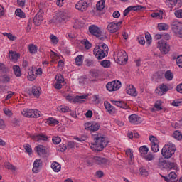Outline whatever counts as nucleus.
<instances>
[{"mask_svg": "<svg viewBox=\"0 0 182 182\" xmlns=\"http://www.w3.org/2000/svg\"><path fill=\"white\" fill-rule=\"evenodd\" d=\"M94 140H95V141L90 144V147L93 151H102L103 149L107 147L109 144V139L105 136H99L97 135L94 136Z\"/></svg>", "mask_w": 182, "mask_h": 182, "instance_id": "f257e3e1", "label": "nucleus"}, {"mask_svg": "<svg viewBox=\"0 0 182 182\" xmlns=\"http://www.w3.org/2000/svg\"><path fill=\"white\" fill-rule=\"evenodd\" d=\"M93 54L98 60H102L109 55V47L105 43H100L94 48Z\"/></svg>", "mask_w": 182, "mask_h": 182, "instance_id": "f03ea898", "label": "nucleus"}, {"mask_svg": "<svg viewBox=\"0 0 182 182\" xmlns=\"http://www.w3.org/2000/svg\"><path fill=\"white\" fill-rule=\"evenodd\" d=\"M158 166L159 168L167 170H176L177 168V162L174 159L166 160L163 158H160L158 162Z\"/></svg>", "mask_w": 182, "mask_h": 182, "instance_id": "7ed1b4c3", "label": "nucleus"}, {"mask_svg": "<svg viewBox=\"0 0 182 182\" xmlns=\"http://www.w3.org/2000/svg\"><path fill=\"white\" fill-rule=\"evenodd\" d=\"M176 153V145L172 143L166 144L161 151V154L164 159H171Z\"/></svg>", "mask_w": 182, "mask_h": 182, "instance_id": "20e7f679", "label": "nucleus"}, {"mask_svg": "<svg viewBox=\"0 0 182 182\" xmlns=\"http://www.w3.org/2000/svg\"><path fill=\"white\" fill-rule=\"evenodd\" d=\"M89 32L93 36H95L97 38V39H100V41H105L107 38L102 33V30H100V28L96 25L90 26Z\"/></svg>", "mask_w": 182, "mask_h": 182, "instance_id": "39448f33", "label": "nucleus"}, {"mask_svg": "<svg viewBox=\"0 0 182 182\" xmlns=\"http://www.w3.org/2000/svg\"><path fill=\"white\" fill-rule=\"evenodd\" d=\"M89 97V94L84 95H77L75 97L68 95L65 97L66 100H68V102H71L72 103H85L86 100L83 99H87Z\"/></svg>", "mask_w": 182, "mask_h": 182, "instance_id": "423d86ee", "label": "nucleus"}, {"mask_svg": "<svg viewBox=\"0 0 182 182\" xmlns=\"http://www.w3.org/2000/svg\"><path fill=\"white\" fill-rule=\"evenodd\" d=\"M21 113L24 117H31L34 119L41 117V112H38V109H25Z\"/></svg>", "mask_w": 182, "mask_h": 182, "instance_id": "0eeeda50", "label": "nucleus"}, {"mask_svg": "<svg viewBox=\"0 0 182 182\" xmlns=\"http://www.w3.org/2000/svg\"><path fill=\"white\" fill-rule=\"evenodd\" d=\"M36 151L37 154L42 159H46L49 157V149L43 145H38L36 146Z\"/></svg>", "mask_w": 182, "mask_h": 182, "instance_id": "6e6552de", "label": "nucleus"}, {"mask_svg": "<svg viewBox=\"0 0 182 182\" xmlns=\"http://www.w3.org/2000/svg\"><path fill=\"white\" fill-rule=\"evenodd\" d=\"M158 48L162 55H167L170 52V44L164 40H160L158 42Z\"/></svg>", "mask_w": 182, "mask_h": 182, "instance_id": "1a4fd4ad", "label": "nucleus"}, {"mask_svg": "<svg viewBox=\"0 0 182 182\" xmlns=\"http://www.w3.org/2000/svg\"><path fill=\"white\" fill-rule=\"evenodd\" d=\"M120 87H122V82L119 80H114L106 85V89L108 92H116L117 90H119Z\"/></svg>", "mask_w": 182, "mask_h": 182, "instance_id": "9d476101", "label": "nucleus"}, {"mask_svg": "<svg viewBox=\"0 0 182 182\" xmlns=\"http://www.w3.org/2000/svg\"><path fill=\"white\" fill-rule=\"evenodd\" d=\"M171 26L176 36L182 38V23L180 21H173L171 24Z\"/></svg>", "mask_w": 182, "mask_h": 182, "instance_id": "9b49d317", "label": "nucleus"}, {"mask_svg": "<svg viewBox=\"0 0 182 182\" xmlns=\"http://www.w3.org/2000/svg\"><path fill=\"white\" fill-rule=\"evenodd\" d=\"M90 0H80L75 5L76 9L81 11V12H85L87 11V8L90 6Z\"/></svg>", "mask_w": 182, "mask_h": 182, "instance_id": "f8f14e48", "label": "nucleus"}, {"mask_svg": "<svg viewBox=\"0 0 182 182\" xmlns=\"http://www.w3.org/2000/svg\"><path fill=\"white\" fill-rule=\"evenodd\" d=\"M100 129V124L92 122L85 123V130H90V132H97Z\"/></svg>", "mask_w": 182, "mask_h": 182, "instance_id": "ddd939ff", "label": "nucleus"}, {"mask_svg": "<svg viewBox=\"0 0 182 182\" xmlns=\"http://www.w3.org/2000/svg\"><path fill=\"white\" fill-rule=\"evenodd\" d=\"M123 21L111 22L107 26V30L110 33H116L117 31H119V28H120V25H122Z\"/></svg>", "mask_w": 182, "mask_h": 182, "instance_id": "4468645a", "label": "nucleus"}, {"mask_svg": "<svg viewBox=\"0 0 182 182\" xmlns=\"http://www.w3.org/2000/svg\"><path fill=\"white\" fill-rule=\"evenodd\" d=\"M54 19L55 23H60L68 19V14L64 11H59L56 14L55 16H54Z\"/></svg>", "mask_w": 182, "mask_h": 182, "instance_id": "2eb2a0df", "label": "nucleus"}, {"mask_svg": "<svg viewBox=\"0 0 182 182\" xmlns=\"http://www.w3.org/2000/svg\"><path fill=\"white\" fill-rule=\"evenodd\" d=\"M129 58L127 57V53L125 51H122L118 53V58H117V63L119 65H123L124 62H127Z\"/></svg>", "mask_w": 182, "mask_h": 182, "instance_id": "dca6fc26", "label": "nucleus"}, {"mask_svg": "<svg viewBox=\"0 0 182 182\" xmlns=\"http://www.w3.org/2000/svg\"><path fill=\"white\" fill-rule=\"evenodd\" d=\"M43 11L42 9H40L38 13L36 14L34 18H33V23L36 25V26H39L41 23H42V21H43Z\"/></svg>", "mask_w": 182, "mask_h": 182, "instance_id": "f3484780", "label": "nucleus"}, {"mask_svg": "<svg viewBox=\"0 0 182 182\" xmlns=\"http://www.w3.org/2000/svg\"><path fill=\"white\" fill-rule=\"evenodd\" d=\"M95 164L98 166H107L109 160L100 156H95Z\"/></svg>", "mask_w": 182, "mask_h": 182, "instance_id": "a211bd4d", "label": "nucleus"}, {"mask_svg": "<svg viewBox=\"0 0 182 182\" xmlns=\"http://www.w3.org/2000/svg\"><path fill=\"white\" fill-rule=\"evenodd\" d=\"M41 87L33 86L31 90H28L27 93L28 95H29V96H32L33 95V96H35V97H39V96H41Z\"/></svg>", "mask_w": 182, "mask_h": 182, "instance_id": "6ab92c4d", "label": "nucleus"}, {"mask_svg": "<svg viewBox=\"0 0 182 182\" xmlns=\"http://www.w3.org/2000/svg\"><path fill=\"white\" fill-rule=\"evenodd\" d=\"M111 103L115 105L117 107H121V109H124L125 110H129V109H130V107H129V105L124 101L111 100Z\"/></svg>", "mask_w": 182, "mask_h": 182, "instance_id": "aec40b11", "label": "nucleus"}, {"mask_svg": "<svg viewBox=\"0 0 182 182\" xmlns=\"http://www.w3.org/2000/svg\"><path fill=\"white\" fill-rule=\"evenodd\" d=\"M129 121L132 123V124H140V123H141V117H139L137 114H131L129 117Z\"/></svg>", "mask_w": 182, "mask_h": 182, "instance_id": "412c9836", "label": "nucleus"}, {"mask_svg": "<svg viewBox=\"0 0 182 182\" xmlns=\"http://www.w3.org/2000/svg\"><path fill=\"white\" fill-rule=\"evenodd\" d=\"M31 137L33 140H35V141H39V140L48 141V136L43 134L33 135Z\"/></svg>", "mask_w": 182, "mask_h": 182, "instance_id": "4be33fe9", "label": "nucleus"}, {"mask_svg": "<svg viewBox=\"0 0 182 182\" xmlns=\"http://www.w3.org/2000/svg\"><path fill=\"white\" fill-rule=\"evenodd\" d=\"M105 109L108 110L109 113L111 114H114L116 113V108L112 106L111 103H109V102H105L104 103Z\"/></svg>", "mask_w": 182, "mask_h": 182, "instance_id": "5701e85b", "label": "nucleus"}, {"mask_svg": "<svg viewBox=\"0 0 182 182\" xmlns=\"http://www.w3.org/2000/svg\"><path fill=\"white\" fill-rule=\"evenodd\" d=\"M127 95H130V96L136 97L137 96V90L133 85H129V88L127 90Z\"/></svg>", "mask_w": 182, "mask_h": 182, "instance_id": "b1692460", "label": "nucleus"}, {"mask_svg": "<svg viewBox=\"0 0 182 182\" xmlns=\"http://www.w3.org/2000/svg\"><path fill=\"white\" fill-rule=\"evenodd\" d=\"M158 92H161V95H164V93H167L168 92V87L164 84H161L156 88Z\"/></svg>", "mask_w": 182, "mask_h": 182, "instance_id": "393cba45", "label": "nucleus"}, {"mask_svg": "<svg viewBox=\"0 0 182 182\" xmlns=\"http://www.w3.org/2000/svg\"><path fill=\"white\" fill-rule=\"evenodd\" d=\"M13 70L15 76L17 77H21V76H22V70H21V67H19V65H14Z\"/></svg>", "mask_w": 182, "mask_h": 182, "instance_id": "a878e982", "label": "nucleus"}, {"mask_svg": "<svg viewBox=\"0 0 182 182\" xmlns=\"http://www.w3.org/2000/svg\"><path fill=\"white\" fill-rule=\"evenodd\" d=\"M51 168H53L55 173H59V171H60V168H62V166L58 162L54 161L51 164Z\"/></svg>", "mask_w": 182, "mask_h": 182, "instance_id": "bb28decb", "label": "nucleus"}, {"mask_svg": "<svg viewBox=\"0 0 182 182\" xmlns=\"http://www.w3.org/2000/svg\"><path fill=\"white\" fill-rule=\"evenodd\" d=\"M21 58V54L16 53V52H14L12 50L9 51V58L11 60H18Z\"/></svg>", "mask_w": 182, "mask_h": 182, "instance_id": "cd10ccee", "label": "nucleus"}, {"mask_svg": "<svg viewBox=\"0 0 182 182\" xmlns=\"http://www.w3.org/2000/svg\"><path fill=\"white\" fill-rule=\"evenodd\" d=\"M164 77L166 80L171 81L172 79H174V74L171 70H168L165 72Z\"/></svg>", "mask_w": 182, "mask_h": 182, "instance_id": "c85d7f7f", "label": "nucleus"}, {"mask_svg": "<svg viewBox=\"0 0 182 182\" xmlns=\"http://www.w3.org/2000/svg\"><path fill=\"white\" fill-rule=\"evenodd\" d=\"M157 28L159 31H168V28H170V26L167 23H158Z\"/></svg>", "mask_w": 182, "mask_h": 182, "instance_id": "c756f323", "label": "nucleus"}, {"mask_svg": "<svg viewBox=\"0 0 182 182\" xmlns=\"http://www.w3.org/2000/svg\"><path fill=\"white\" fill-rule=\"evenodd\" d=\"M87 166H92L95 163V156H88L85 160Z\"/></svg>", "mask_w": 182, "mask_h": 182, "instance_id": "7c9ffc66", "label": "nucleus"}, {"mask_svg": "<svg viewBox=\"0 0 182 182\" xmlns=\"http://www.w3.org/2000/svg\"><path fill=\"white\" fill-rule=\"evenodd\" d=\"M168 178L171 182H176L178 180L177 179V174L174 171L170 172Z\"/></svg>", "mask_w": 182, "mask_h": 182, "instance_id": "2f4dec72", "label": "nucleus"}, {"mask_svg": "<svg viewBox=\"0 0 182 182\" xmlns=\"http://www.w3.org/2000/svg\"><path fill=\"white\" fill-rule=\"evenodd\" d=\"M100 65L101 66H102V68L108 69V68H110V66H112V63L109 60H104L100 62Z\"/></svg>", "mask_w": 182, "mask_h": 182, "instance_id": "473e14b6", "label": "nucleus"}, {"mask_svg": "<svg viewBox=\"0 0 182 182\" xmlns=\"http://www.w3.org/2000/svg\"><path fill=\"white\" fill-rule=\"evenodd\" d=\"M15 15H16V16H18L21 19H23V18H26L25 12L22 11V9H17L16 10Z\"/></svg>", "mask_w": 182, "mask_h": 182, "instance_id": "72a5a7b5", "label": "nucleus"}, {"mask_svg": "<svg viewBox=\"0 0 182 182\" xmlns=\"http://www.w3.org/2000/svg\"><path fill=\"white\" fill-rule=\"evenodd\" d=\"M75 63L77 66H82L83 65V55H80L75 58Z\"/></svg>", "mask_w": 182, "mask_h": 182, "instance_id": "f704fd0d", "label": "nucleus"}, {"mask_svg": "<svg viewBox=\"0 0 182 182\" xmlns=\"http://www.w3.org/2000/svg\"><path fill=\"white\" fill-rule=\"evenodd\" d=\"M163 11L161 10H159V12H156V13H152L151 14V16L152 18H159V19H163Z\"/></svg>", "mask_w": 182, "mask_h": 182, "instance_id": "c9c22d12", "label": "nucleus"}, {"mask_svg": "<svg viewBox=\"0 0 182 182\" xmlns=\"http://www.w3.org/2000/svg\"><path fill=\"white\" fill-rule=\"evenodd\" d=\"M105 4V0L99 1L96 5L97 11H102V9H104Z\"/></svg>", "mask_w": 182, "mask_h": 182, "instance_id": "e433bc0d", "label": "nucleus"}, {"mask_svg": "<svg viewBox=\"0 0 182 182\" xmlns=\"http://www.w3.org/2000/svg\"><path fill=\"white\" fill-rule=\"evenodd\" d=\"M29 52L31 54H35L38 52V47L36 45L30 44L28 46Z\"/></svg>", "mask_w": 182, "mask_h": 182, "instance_id": "4c0bfd02", "label": "nucleus"}, {"mask_svg": "<svg viewBox=\"0 0 182 182\" xmlns=\"http://www.w3.org/2000/svg\"><path fill=\"white\" fill-rule=\"evenodd\" d=\"M126 154L130 159V161H129V164H133V151L129 149L128 150L126 151Z\"/></svg>", "mask_w": 182, "mask_h": 182, "instance_id": "58836bf2", "label": "nucleus"}, {"mask_svg": "<svg viewBox=\"0 0 182 182\" xmlns=\"http://www.w3.org/2000/svg\"><path fill=\"white\" fill-rule=\"evenodd\" d=\"M173 137L176 140H182V134L180 131L176 130L173 132Z\"/></svg>", "mask_w": 182, "mask_h": 182, "instance_id": "ea45409f", "label": "nucleus"}, {"mask_svg": "<svg viewBox=\"0 0 182 182\" xmlns=\"http://www.w3.org/2000/svg\"><path fill=\"white\" fill-rule=\"evenodd\" d=\"M47 123L48 124H54V126H55L56 124H59V121L58 119H55V118L50 117L47 119Z\"/></svg>", "mask_w": 182, "mask_h": 182, "instance_id": "a19ab883", "label": "nucleus"}, {"mask_svg": "<svg viewBox=\"0 0 182 182\" xmlns=\"http://www.w3.org/2000/svg\"><path fill=\"white\" fill-rule=\"evenodd\" d=\"M4 167L5 168H7V170H11V171H15L16 170V167L9 162L6 163Z\"/></svg>", "mask_w": 182, "mask_h": 182, "instance_id": "79ce46f5", "label": "nucleus"}, {"mask_svg": "<svg viewBox=\"0 0 182 182\" xmlns=\"http://www.w3.org/2000/svg\"><path fill=\"white\" fill-rule=\"evenodd\" d=\"M139 151L141 153V154L146 155L147 154V153H149V148H147V146L144 145L139 147Z\"/></svg>", "mask_w": 182, "mask_h": 182, "instance_id": "37998d69", "label": "nucleus"}, {"mask_svg": "<svg viewBox=\"0 0 182 182\" xmlns=\"http://www.w3.org/2000/svg\"><path fill=\"white\" fill-rule=\"evenodd\" d=\"M131 11H141V9H146V7L140 5L137 6H130Z\"/></svg>", "mask_w": 182, "mask_h": 182, "instance_id": "c03bdc74", "label": "nucleus"}, {"mask_svg": "<svg viewBox=\"0 0 182 182\" xmlns=\"http://www.w3.org/2000/svg\"><path fill=\"white\" fill-rule=\"evenodd\" d=\"M145 39L146 41V43L147 45L150 46L151 45V35L150 34V33L147 32L145 33Z\"/></svg>", "mask_w": 182, "mask_h": 182, "instance_id": "a18cd8bd", "label": "nucleus"}, {"mask_svg": "<svg viewBox=\"0 0 182 182\" xmlns=\"http://www.w3.org/2000/svg\"><path fill=\"white\" fill-rule=\"evenodd\" d=\"M149 140L151 141V144H159V139H157V137H156L154 135L149 136Z\"/></svg>", "mask_w": 182, "mask_h": 182, "instance_id": "49530a36", "label": "nucleus"}, {"mask_svg": "<svg viewBox=\"0 0 182 182\" xmlns=\"http://www.w3.org/2000/svg\"><path fill=\"white\" fill-rule=\"evenodd\" d=\"M9 70V68L5 65V64L0 63V72H2L3 73H6Z\"/></svg>", "mask_w": 182, "mask_h": 182, "instance_id": "de8ad7c7", "label": "nucleus"}, {"mask_svg": "<svg viewBox=\"0 0 182 182\" xmlns=\"http://www.w3.org/2000/svg\"><path fill=\"white\" fill-rule=\"evenodd\" d=\"M28 79L31 81V82H33V80H35V79H36V74H33V71H30L28 73Z\"/></svg>", "mask_w": 182, "mask_h": 182, "instance_id": "09e8293b", "label": "nucleus"}, {"mask_svg": "<svg viewBox=\"0 0 182 182\" xmlns=\"http://www.w3.org/2000/svg\"><path fill=\"white\" fill-rule=\"evenodd\" d=\"M81 43H82V45H84L85 49H90V48H92V43H90L89 42V41L87 40H83L82 41Z\"/></svg>", "mask_w": 182, "mask_h": 182, "instance_id": "8fccbe9b", "label": "nucleus"}, {"mask_svg": "<svg viewBox=\"0 0 182 182\" xmlns=\"http://www.w3.org/2000/svg\"><path fill=\"white\" fill-rule=\"evenodd\" d=\"M55 80H57V82L58 83H63L65 82V79L63 78V75L61 74H58L55 76Z\"/></svg>", "mask_w": 182, "mask_h": 182, "instance_id": "3c124183", "label": "nucleus"}, {"mask_svg": "<svg viewBox=\"0 0 182 182\" xmlns=\"http://www.w3.org/2000/svg\"><path fill=\"white\" fill-rule=\"evenodd\" d=\"M166 4L168 6H176L177 4V0H166Z\"/></svg>", "mask_w": 182, "mask_h": 182, "instance_id": "603ef678", "label": "nucleus"}, {"mask_svg": "<svg viewBox=\"0 0 182 182\" xmlns=\"http://www.w3.org/2000/svg\"><path fill=\"white\" fill-rule=\"evenodd\" d=\"M52 141H53V144H59V143H60V141H62V139H60V137L59 136H53Z\"/></svg>", "mask_w": 182, "mask_h": 182, "instance_id": "864d4df0", "label": "nucleus"}, {"mask_svg": "<svg viewBox=\"0 0 182 182\" xmlns=\"http://www.w3.org/2000/svg\"><path fill=\"white\" fill-rule=\"evenodd\" d=\"M161 100L156 101V103L154 104L155 109H156L157 110H163V107H161Z\"/></svg>", "mask_w": 182, "mask_h": 182, "instance_id": "5fc2aeb1", "label": "nucleus"}, {"mask_svg": "<svg viewBox=\"0 0 182 182\" xmlns=\"http://www.w3.org/2000/svg\"><path fill=\"white\" fill-rule=\"evenodd\" d=\"M151 145V150L154 153H157L159 150H160V147L159 146V144H152Z\"/></svg>", "mask_w": 182, "mask_h": 182, "instance_id": "6e6d98bb", "label": "nucleus"}, {"mask_svg": "<svg viewBox=\"0 0 182 182\" xmlns=\"http://www.w3.org/2000/svg\"><path fill=\"white\" fill-rule=\"evenodd\" d=\"M139 171H140V174L142 176V177H147V176H149V172L144 168H141L139 169Z\"/></svg>", "mask_w": 182, "mask_h": 182, "instance_id": "4d7b16f0", "label": "nucleus"}, {"mask_svg": "<svg viewBox=\"0 0 182 182\" xmlns=\"http://www.w3.org/2000/svg\"><path fill=\"white\" fill-rule=\"evenodd\" d=\"M144 159L146 160L147 161H151L154 160V156L151 154H149L147 155L144 156Z\"/></svg>", "mask_w": 182, "mask_h": 182, "instance_id": "13d9d810", "label": "nucleus"}, {"mask_svg": "<svg viewBox=\"0 0 182 182\" xmlns=\"http://www.w3.org/2000/svg\"><path fill=\"white\" fill-rule=\"evenodd\" d=\"M42 159H36L33 166L36 167H42Z\"/></svg>", "mask_w": 182, "mask_h": 182, "instance_id": "bf43d9fd", "label": "nucleus"}, {"mask_svg": "<svg viewBox=\"0 0 182 182\" xmlns=\"http://www.w3.org/2000/svg\"><path fill=\"white\" fill-rule=\"evenodd\" d=\"M60 111L62 112V113H69L72 112V110L70 109L69 107L66 106H61Z\"/></svg>", "mask_w": 182, "mask_h": 182, "instance_id": "052dcab7", "label": "nucleus"}, {"mask_svg": "<svg viewBox=\"0 0 182 182\" xmlns=\"http://www.w3.org/2000/svg\"><path fill=\"white\" fill-rule=\"evenodd\" d=\"M86 66L90 67L95 65V61L93 60L87 59L85 61Z\"/></svg>", "mask_w": 182, "mask_h": 182, "instance_id": "680f3d73", "label": "nucleus"}, {"mask_svg": "<svg viewBox=\"0 0 182 182\" xmlns=\"http://www.w3.org/2000/svg\"><path fill=\"white\" fill-rule=\"evenodd\" d=\"M25 150L29 155L32 154V146L29 144L26 145Z\"/></svg>", "mask_w": 182, "mask_h": 182, "instance_id": "e2e57ef3", "label": "nucleus"}, {"mask_svg": "<svg viewBox=\"0 0 182 182\" xmlns=\"http://www.w3.org/2000/svg\"><path fill=\"white\" fill-rule=\"evenodd\" d=\"M176 65H178L179 68H182V55H179L176 58Z\"/></svg>", "mask_w": 182, "mask_h": 182, "instance_id": "0e129e2a", "label": "nucleus"}, {"mask_svg": "<svg viewBox=\"0 0 182 182\" xmlns=\"http://www.w3.org/2000/svg\"><path fill=\"white\" fill-rule=\"evenodd\" d=\"M181 105H182L181 100H176L172 102V106H175L176 107L178 106H181Z\"/></svg>", "mask_w": 182, "mask_h": 182, "instance_id": "69168bd1", "label": "nucleus"}, {"mask_svg": "<svg viewBox=\"0 0 182 182\" xmlns=\"http://www.w3.org/2000/svg\"><path fill=\"white\" fill-rule=\"evenodd\" d=\"M95 176L98 178H102L105 176V173H103V171H97L95 173Z\"/></svg>", "mask_w": 182, "mask_h": 182, "instance_id": "338daca9", "label": "nucleus"}, {"mask_svg": "<svg viewBox=\"0 0 182 182\" xmlns=\"http://www.w3.org/2000/svg\"><path fill=\"white\" fill-rule=\"evenodd\" d=\"M174 14L176 18H182V9L176 10Z\"/></svg>", "mask_w": 182, "mask_h": 182, "instance_id": "774afa93", "label": "nucleus"}]
</instances>
